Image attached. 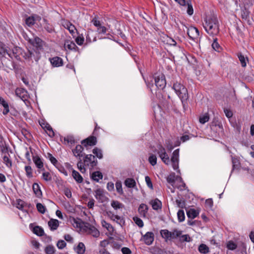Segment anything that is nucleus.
I'll list each match as a JSON object with an SVG mask.
<instances>
[{
	"mask_svg": "<svg viewBox=\"0 0 254 254\" xmlns=\"http://www.w3.org/2000/svg\"><path fill=\"white\" fill-rule=\"evenodd\" d=\"M148 209V207L147 205L142 203L139 205L138 210L140 216L144 217H145Z\"/></svg>",
	"mask_w": 254,
	"mask_h": 254,
	"instance_id": "nucleus-18",
	"label": "nucleus"
},
{
	"mask_svg": "<svg viewBox=\"0 0 254 254\" xmlns=\"http://www.w3.org/2000/svg\"><path fill=\"white\" fill-rule=\"evenodd\" d=\"M84 148L81 145H77L75 147L72 149V152L74 157L76 158L82 157L83 156Z\"/></svg>",
	"mask_w": 254,
	"mask_h": 254,
	"instance_id": "nucleus-8",
	"label": "nucleus"
},
{
	"mask_svg": "<svg viewBox=\"0 0 254 254\" xmlns=\"http://www.w3.org/2000/svg\"><path fill=\"white\" fill-rule=\"evenodd\" d=\"M149 203L151 205L152 207L154 210H158L161 208L162 203L158 199L156 198L152 200Z\"/></svg>",
	"mask_w": 254,
	"mask_h": 254,
	"instance_id": "nucleus-16",
	"label": "nucleus"
},
{
	"mask_svg": "<svg viewBox=\"0 0 254 254\" xmlns=\"http://www.w3.org/2000/svg\"><path fill=\"white\" fill-rule=\"evenodd\" d=\"M125 185L129 188H133L136 186V183L133 179L127 178L125 181Z\"/></svg>",
	"mask_w": 254,
	"mask_h": 254,
	"instance_id": "nucleus-22",
	"label": "nucleus"
},
{
	"mask_svg": "<svg viewBox=\"0 0 254 254\" xmlns=\"http://www.w3.org/2000/svg\"><path fill=\"white\" fill-rule=\"evenodd\" d=\"M97 31L99 34H104L107 31V28L101 25L97 28Z\"/></svg>",
	"mask_w": 254,
	"mask_h": 254,
	"instance_id": "nucleus-58",
	"label": "nucleus"
},
{
	"mask_svg": "<svg viewBox=\"0 0 254 254\" xmlns=\"http://www.w3.org/2000/svg\"><path fill=\"white\" fill-rule=\"evenodd\" d=\"M33 160L38 168L41 169L43 167V163L39 156H33Z\"/></svg>",
	"mask_w": 254,
	"mask_h": 254,
	"instance_id": "nucleus-21",
	"label": "nucleus"
},
{
	"mask_svg": "<svg viewBox=\"0 0 254 254\" xmlns=\"http://www.w3.org/2000/svg\"><path fill=\"white\" fill-rule=\"evenodd\" d=\"M165 152H166L165 149L161 145H159L158 146V152H157V153L159 155V156L160 155H162Z\"/></svg>",
	"mask_w": 254,
	"mask_h": 254,
	"instance_id": "nucleus-60",
	"label": "nucleus"
},
{
	"mask_svg": "<svg viewBox=\"0 0 254 254\" xmlns=\"http://www.w3.org/2000/svg\"><path fill=\"white\" fill-rule=\"evenodd\" d=\"M111 204L115 210L122 209L124 207V205L117 200L112 201Z\"/></svg>",
	"mask_w": 254,
	"mask_h": 254,
	"instance_id": "nucleus-29",
	"label": "nucleus"
},
{
	"mask_svg": "<svg viewBox=\"0 0 254 254\" xmlns=\"http://www.w3.org/2000/svg\"><path fill=\"white\" fill-rule=\"evenodd\" d=\"M203 27L210 35L214 36L218 34L219 29L217 16L214 14L206 16L203 23Z\"/></svg>",
	"mask_w": 254,
	"mask_h": 254,
	"instance_id": "nucleus-1",
	"label": "nucleus"
},
{
	"mask_svg": "<svg viewBox=\"0 0 254 254\" xmlns=\"http://www.w3.org/2000/svg\"><path fill=\"white\" fill-rule=\"evenodd\" d=\"M75 252L78 254H83L85 251V247L83 243H79L75 248Z\"/></svg>",
	"mask_w": 254,
	"mask_h": 254,
	"instance_id": "nucleus-24",
	"label": "nucleus"
},
{
	"mask_svg": "<svg viewBox=\"0 0 254 254\" xmlns=\"http://www.w3.org/2000/svg\"><path fill=\"white\" fill-rule=\"evenodd\" d=\"M134 221L139 227H142L143 226V222L142 220L137 217H134L133 218Z\"/></svg>",
	"mask_w": 254,
	"mask_h": 254,
	"instance_id": "nucleus-52",
	"label": "nucleus"
},
{
	"mask_svg": "<svg viewBox=\"0 0 254 254\" xmlns=\"http://www.w3.org/2000/svg\"><path fill=\"white\" fill-rule=\"evenodd\" d=\"M232 162L233 164V170H234L235 169H239L240 167V163L237 158L232 157Z\"/></svg>",
	"mask_w": 254,
	"mask_h": 254,
	"instance_id": "nucleus-32",
	"label": "nucleus"
},
{
	"mask_svg": "<svg viewBox=\"0 0 254 254\" xmlns=\"http://www.w3.org/2000/svg\"><path fill=\"white\" fill-rule=\"evenodd\" d=\"M176 202L178 206L180 208H183L185 206V202L181 199H177Z\"/></svg>",
	"mask_w": 254,
	"mask_h": 254,
	"instance_id": "nucleus-64",
	"label": "nucleus"
},
{
	"mask_svg": "<svg viewBox=\"0 0 254 254\" xmlns=\"http://www.w3.org/2000/svg\"><path fill=\"white\" fill-rule=\"evenodd\" d=\"M3 163L8 167L11 168L12 166V162L7 156H4L3 157Z\"/></svg>",
	"mask_w": 254,
	"mask_h": 254,
	"instance_id": "nucleus-43",
	"label": "nucleus"
},
{
	"mask_svg": "<svg viewBox=\"0 0 254 254\" xmlns=\"http://www.w3.org/2000/svg\"><path fill=\"white\" fill-rule=\"evenodd\" d=\"M95 197L97 199L103 202L105 199L103 191L100 189L97 190L95 191Z\"/></svg>",
	"mask_w": 254,
	"mask_h": 254,
	"instance_id": "nucleus-26",
	"label": "nucleus"
},
{
	"mask_svg": "<svg viewBox=\"0 0 254 254\" xmlns=\"http://www.w3.org/2000/svg\"><path fill=\"white\" fill-rule=\"evenodd\" d=\"M149 163L152 165L154 166L157 163V157L155 155H151L148 158Z\"/></svg>",
	"mask_w": 254,
	"mask_h": 254,
	"instance_id": "nucleus-49",
	"label": "nucleus"
},
{
	"mask_svg": "<svg viewBox=\"0 0 254 254\" xmlns=\"http://www.w3.org/2000/svg\"><path fill=\"white\" fill-rule=\"evenodd\" d=\"M87 232L91 234L93 237L97 238L99 236V231L94 226L90 225L89 227H87Z\"/></svg>",
	"mask_w": 254,
	"mask_h": 254,
	"instance_id": "nucleus-14",
	"label": "nucleus"
},
{
	"mask_svg": "<svg viewBox=\"0 0 254 254\" xmlns=\"http://www.w3.org/2000/svg\"><path fill=\"white\" fill-rule=\"evenodd\" d=\"M160 234L162 237L167 240H170L171 232L168 230H162L160 231Z\"/></svg>",
	"mask_w": 254,
	"mask_h": 254,
	"instance_id": "nucleus-34",
	"label": "nucleus"
},
{
	"mask_svg": "<svg viewBox=\"0 0 254 254\" xmlns=\"http://www.w3.org/2000/svg\"><path fill=\"white\" fill-rule=\"evenodd\" d=\"M143 241L146 245H151L154 241L153 233L150 232H147L143 236Z\"/></svg>",
	"mask_w": 254,
	"mask_h": 254,
	"instance_id": "nucleus-13",
	"label": "nucleus"
},
{
	"mask_svg": "<svg viewBox=\"0 0 254 254\" xmlns=\"http://www.w3.org/2000/svg\"><path fill=\"white\" fill-rule=\"evenodd\" d=\"M33 232L34 234L38 236H42L44 234V231L42 228L40 226H35L33 230Z\"/></svg>",
	"mask_w": 254,
	"mask_h": 254,
	"instance_id": "nucleus-28",
	"label": "nucleus"
},
{
	"mask_svg": "<svg viewBox=\"0 0 254 254\" xmlns=\"http://www.w3.org/2000/svg\"><path fill=\"white\" fill-rule=\"evenodd\" d=\"M209 115H208V114L206 113L202 116H201L199 117V121L201 124H204L205 123H206L207 122H208L209 121Z\"/></svg>",
	"mask_w": 254,
	"mask_h": 254,
	"instance_id": "nucleus-41",
	"label": "nucleus"
},
{
	"mask_svg": "<svg viewBox=\"0 0 254 254\" xmlns=\"http://www.w3.org/2000/svg\"><path fill=\"white\" fill-rule=\"evenodd\" d=\"M29 43L32 44L34 47H36L38 50L41 49L42 47V41L39 37L36 36L33 38L30 39L29 40Z\"/></svg>",
	"mask_w": 254,
	"mask_h": 254,
	"instance_id": "nucleus-11",
	"label": "nucleus"
},
{
	"mask_svg": "<svg viewBox=\"0 0 254 254\" xmlns=\"http://www.w3.org/2000/svg\"><path fill=\"white\" fill-rule=\"evenodd\" d=\"M198 251L202 254H207L209 252L208 247L205 244H201L198 247Z\"/></svg>",
	"mask_w": 254,
	"mask_h": 254,
	"instance_id": "nucleus-36",
	"label": "nucleus"
},
{
	"mask_svg": "<svg viewBox=\"0 0 254 254\" xmlns=\"http://www.w3.org/2000/svg\"><path fill=\"white\" fill-rule=\"evenodd\" d=\"M72 176L77 183H81L83 182L82 177L77 171L74 170L72 171Z\"/></svg>",
	"mask_w": 254,
	"mask_h": 254,
	"instance_id": "nucleus-20",
	"label": "nucleus"
},
{
	"mask_svg": "<svg viewBox=\"0 0 254 254\" xmlns=\"http://www.w3.org/2000/svg\"><path fill=\"white\" fill-rule=\"evenodd\" d=\"M30 52L31 53V60H34L35 61L37 62L40 58V53L36 51L30 50Z\"/></svg>",
	"mask_w": 254,
	"mask_h": 254,
	"instance_id": "nucleus-33",
	"label": "nucleus"
},
{
	"mask_svg": "<svg viewBox=\"0 0 254 254\" xmlns=\"http://www.w3.org/2000/svg\"><path fill=\"white\" fill-rule=\"evenodd\" d=\"M68 31L73 37L75 36V34L77 32V30L74 25L71 24L70 27H69Z\"/></svg>",
	"mask_w": 254,
	"mask_h": 254,
	"instance_id": "nucleus-53",
	"label": "nucleus"
},
{
	"mask_svg": "<svg viewBox=\"0 0 254 254\" xmlns=\"http://www.w3.org/2000/svg\"><path fill=\"white\" fill-rule=\"evenodd\" d=\"M55 251V248L52 245H48L45 248V252L46 254H54Z\"/></svg>",
	"mask_w": 254,
	"mask_h": 254,
	"instance_id": "nucleus-35",
	"label": "nucleus"
},
{
	"mask_svg": "<svg viewBox=\"0 0 254 254\" xmlns=\"http://www.w3.org/2000/svg\"><path fill=\"white\" fill-rule=\"evenodd\" d=\"M145 182L146 183V184H147V186L149 188H150L151 189H153V185H152L151 179L149 178V177L146 176L145 178Z\"/></svg>",
	"mask_w": 254,
	"mask_h": 254,
	"instance_id": "nucleus-59",
	"label": "nucleus"
},
{
	"mask_svg": "<svg viewBox=\"0 0 254 254\" xmlns=\"http://www.w3.org/2000/svg\"><path fill=\"white\" fill-rule=\"evenodd\" d=\"M50 63L54 67H59L63 65V59L59 57H55L49 59Z\"/></svg>",
	"mask_w": 254,
	"mask_h": 254,
	"instance_id": "nucleus-12",
	"label": "nucleus"
},
{
	"mask_svg": "<svg viewBox=\"0 0 254 254\" xmlns=\"http://www.w3.org/2000/svg\"><path fill=\"white\" fill-rule=\"evenodd\" d=\"M185 27L187 29V34L190 39L194 40L198 38L199 34V31L196 28L193 26L190 27H187V26Z\"/></svg>",
	"mask_w": 254,
	"mask_h": 254,
	"instance_id": "nucleus-6",
	"label": "nucleus"
},
{
	"mask_svg": "<svg viewBox=\"0 0 254 254\" xmlns=\"http://www.w3.org/2000/svg\"><path fill=\"white\" fill-rule=\"evenodd\" d=\"M224 111L226 116L228 118H230L232 117L233 113H232V111H230V110L225 109Z\"/></svg>",
	"mask_w": 254,
	"mask_h": 254,
	"instance_id": "nucleus-63",
	"label": "nucleus"
},
{
	"mask_svg": "<svg viewBox=\"0 0 254 254\" xmlns=\"http://www.w3.org/2000/svg\"><path fill=\"white\" fill-rule=\"evenodd\" d=\"M181 234L180 231L175 230L172 232H171L170 239H175L179 237Z\"/></svg>",
	"mask_w": 254,
	"mask_h": 254,
	"instance_id": "nucleus-54",
	"label": "nucleus"
},
{
	"mask_svg": "<svg viewBox=\"0 0 254 254\" xmlns=\"http://www.w3.org/2000/svg\"><path fill=\"white\" fill-rule=\"evenodd\" d=\"M38 211L42 214H44L46 211L45 207L41 203H38L36 204Z\"/></svg>",
	"mask_w": 254,
	"mask_h": 254,
	"instance_id": "nucleus-47",
	"label": "nucleus"
},
{
	"mask_svg": "<svg viewBox=\"0 0 254 254\" xmlns=\"http://www.w3.org/2000/svg\"><path fill=\"white\" fill-rule=\"evenodd\" d=\"M0 104L4 108L2 114L4 115H7L9 112V105L6 101L1 97H0Z\"/></svg>",
	"mask_w": 254,
	"mask_h": 254,
	"instance_id": "nucleus-15",
	"label": "nucleus"
},
{
	"mask_svg": "<svg viewBox=\"0 0 254 254\" xmlns=\"http://www.w3.org/2000/svg\"><path fill=\"white\" fill-rule=\"evenodd\" d=\"M101 223L102 226L106 228L108 231L113 232L114 231L113 227L110 224L107 222L105 220H102Z\"/></svg>",
	"mask_w": 254,
	"mask_h": 254,
	"instance_id": "nucleus-38",
	"label": "nucleus"
},
{
	"mask_svg": "<svg viewBox=\"0 0 254 254\" xmlns=\"http://www.w3.org/2000/svg\"><path fill=\"white\" fill-rule=\"evenodd\" d=\"M92 152L99 159L103 158L102 151L100 149L95 147L93 149Z\"/></svg>",
	"mask_w": 254,
	"mask_h": 254,
	"instance_id": "nucleus-39",
	"label": "nucleus"
},
{
	"mask_svg": "<svg viewBox=\"0 0 254 254\" xmlns=\"http://www.w3.org/2000/svg\"><path fill=\"white\" fill-rule=\"evenodd\" d=\"M64 139L67 143H70L71 145L74 144L75 142L74 138L72 136H67Z\"/></svg>",
	"mask_w": 254,
	"mask_h": 254,
	"instance_id": "nucleus-51",
	"label": "nucleus"
},
{
	"mask_svg": "<svg viewBox=\"0 0 254 254\" xmlns=\"http://www.w3.org/2000/svg\"><path fill=\"white\" fill-rule=\"evenodd\" d=\"M227 247L229 250H234L236 248L237 245L233 242L229 241Z\"/></svg>",
	"mask_w": 254,
	"mask_h": 254,
	"instance_id": "nucleus-57",
	"label": "nucleus"
},
{
	"mask_svg": "<svg viewBox=\"0 0 254 254\" xmlns=\"http://www.w3.org/2000/svg\"><path fill=\"white\" fill-rule=\"evenodd\" d=\"M48 226L51 230H56L59 226V221L57 219H51L48 222Z\"/></svg>",
	"mask_w": 254,
	"mask_h": 254,
	"instance_id": "nucleus-17",
	"label": "nucleus"
},
{
	"mask_svg": "<svg viewBox=\"0 0 254 254\" xmlns=\"http://www.w3.org/2000/svg\"><path fill=\"white\" fill-rule=\"evenodd\" d=\"M91 178L94 181L98 182L100 180L102 179L103 175L100 172L95 171L92 174Z\"/></svg>",
	"mask_w": 254,
	"mask_h": 254,
	"instance_id": "nucleus-25",
	"label": "nucleus"
},
{
	"mask_svg": "<svg viewBox=\"0 0 254 254\" xmlns=\"http://www.w3.org/2000/svg\"><path fill=\"white\" fill-rule=\"evenodd\" d=\"M42 178L46 181H50L52 180L51 175L48 172L43 173Z\"/></svg>",
	"mask_w": 254,
	"mask_h": 254,
	"instance_id": "nucleus-50",
	"label": "nucleus"
},
{
	"mask_svg": "<svg viewBox=\"0 0 254 254\" xmlns=\"http://www.w3.org/2000/svg\"><path fill=\"white\" fill-rule=\"evenodd\" d=\"M121 251L123 254H131V250L127 247L123 248Z\"/></svg>",
	"mask_w": 254,
	"mask_h": 254,
	"instance_id": "nucleus-62",
	"label": "nucleus"
},
{
	"mask_svg": "<svg viewBox=\"0 0 254 254\" xmlns=\"http://www.w3.org/2000/svg\"><path fill=\"white\" fill-rule=\"evenodd\" d=\"M177 215L180 222H182L185 220V213L183 210H179L177 213Z\"/></svg>",
	"mask_w": 254,
	"mask_h": 254,
	"instance_id": "nucleus-44",
	"label": "nucleus"
},
{
	"mask_svg": "<svg viewBox=\"0 0 254 254\" xmlns=\"http://www.w3.org/2000/svg\"><path fill=\"white\" fill-rule=\"evenodd\" d=\"M107 216L113 221H116L121 226L125 223V221L121 216L114 214L112 211L107 212Z\"/></svg>",
	"mask_w": 254,
	"mask_h": 254,
	"instance_id": "nucleus-7",
	"label": "nucleus"
},
{
	"mask_svg": "<svg viewBox=\"0 0 254 254\" xmlns=\"http://www.w3.org/2000/svg\"><path fill=\"white\" fill-rule=\"evenodd\" d=\"M155 82L157 87L160 89H163L166 85V82L165 76L161 74L154 77Z\"/></svg>",
	"mask_w": 254,
	"mask_h": 254,
	"instance_id": "nucleus-5",
	"label": "nucleus"
},
{
	"mask_svg": "<svg viewBox=\"0 0 254 254\" xmlns=\"http://www.w3.org/2000/svg\"><path fill=\"white\" fill-rule=\"evenodd\" d=\"M162 161L166 165H168L171 163L172 166L175 170L179 169V149H177L174 151L172 156L170 160L168 155L166 152L161 155L159 156Z\"/></svg>",
	"mask_w": 254,
	"mask_h": 254,
	"instance_id": "nucleus-3",
	"label": "nucleus"
},
{
	"mask_svg": "<svg viewBox=\"0 0 254 254\" xmlns=\"http://www.w3.org/2000/svg\"><path fill=\"white\" fill-rule=\"evenodd\" d=\"M15 94L23 101H25L27 99V92L24 89L17 88L15 90Z\"/></svg>",
	"mask_w": 254,
	"mask_h": 254,
	"instance_id": "nucleus-9",
	"label": "nucleus"
},
{
	"mask_svg": "<svg viewBox=\"0 0 254 254\" xmlns=\"http://www.w3.org/2000/svg\"><path fill=\"white\" fill-rule=\"evenodd\" d=\"M177 178L175 173H172L170 174L167 177V181L168 183L170 184L172 186L175 185V179Z\"/></svg>",
	"mask_w": 254,
	"mask_h": 254,
	"instance_id": "nucleus-30",
	"label": "nucleus"
},
{
	"mask_svg": "<svg viewBox=\"0 0 254 254\" xmlns=\"http://www.w3.org/2000/svg\"><path fill=\"white\" fill-rule=\"evenodd\" d=\"M64 47L65 49H68L70 50H74L75 48H77V46L74 42L68 40L65 41Z\"/></svg>",
	"mask_w": 254,
	"mask_h": 254,
	"instance_id": "nucleus-27",
	"label": "nucleus"
},
{
	"mask_svg": "<svg viewBox=\"0 0 254 254\" xmlns=\"http://www.w3.org/2000/svg\"><path fill=\"white\" fill-rule=\"evenodd\" d=\"M43 21L44 23L43 24L44 28L49 33H51L53 31V26L50 25L49 23L47 22V21L46 19H44Z\"/></svg>",
	"mask_w": 254,
	"mask_h": 254,
	"instance_id": "nucleus-37",
	"label": "nucleus"
},
{
	"mask_svg": "<svg viewBox=\"0 0 254 254\" xmlns=\"http://www.w3.org/2000/svg\"><path fill=\"white\" fill-rule=\"evenodd\" d=\"M57 246L59 249H63L66 246V243L64 240H60L58 242Z\"/></svg>",
	"mask_w": 254,
	"mask_h": 254,
	"instance_id": "nucleus-56",
	"label": "nucleus"
},
{
	"mask_svg": "<svg viewBox=\"0 0 254 254\" xmlns=\"http://www.w3.org/2000/svg\"><path fill=\"white\" fill-rule=\"evenodd\" d=\"M84 41V38L83 36H77L75 38V42L78 45H82Z\"/></svg>",
	"mask_w": 254,
	"mask_h": 254,
	"instance_id": "nucleus-55",
	"label": "nucleus"
},
{
	"mask_svg": "<svg viewBox=\"0 0 254 254\" xmlns=\"http://www.w3.org/2000/svg\"><path fill=\"white\" fill-rule=\"evenodd\" d=\"M25 170L26 171V176L28 178H31L33 176L32 170L30 166H26L25 167Z\"/></svg>",
	"mask_w": 254,
	"mask_h": 254,
	"instance_id": "nucleus-48",
	"label": "nucleus"
},
{
	"mask_svg": "<svg viewBox=\"0 0 254 254\" xmlns=\"http://www.w3.org/2000/svg\"><path fill=\"white\" fill-rule=\"evenodd\" d=\"M33 190L34 193L37 197H40L42 196V191H41L40 187L38 184H37V183L33 184Z\"/></svg>",
	"mask_w": 254,
	"mask_h": 254,
	"instance_id": "nucleus-23",
	"label": "nucleus"
},
{
	"mask_svg": "<svg viewBox=\"0 0 254 254\" xmlns=\"http://www.w3.org/2000/svg\"><path fill=\"white\" fill-rule=\"evenodd\" d=\"M173 89L181 99L184 109L187 106V100L189 95L187 89L181 83L176 82L174 83Z\"/></svg>",
	"mask_w": 254,
	"mask_h": 254,
	"instance_id": "nucleus-2",
	"label": "nucleus"
},
{
	"mask_svg": "<svg viewBox=\"0 0 254 254\" xmlns=\"http://www.w3.org/2000/svg\"><path fill=\"white\" fill-rule=\"evenodd\" d=\"M238 57L241 62V64L243 67H245L247 65V61H248L247 58L245 57L241 53L238 54Z\"/></svg>",
	"mask_w": 254,
	"mask_h": 254,
	"instance_id": "nucleus-31",
	"label": "nucleus"
},
{
	"mask_svg": "<svg viewBox=\"0 0 254 254\" xmlns=\"http://www.w3.org/2000/svg\"><path fill=\"white\" fill-rule=\"evenodd\" d=\"M115 185L117 192L120 194H123V190L122 189V185L121 182L120 181H117Z\"/></svg>",
	"mask_w": 254,
	"mask_h": 254,
	"instance_id": "nucleus-45",
	"label": "nucleus"
},
{
	"mask_svg": "<svg viewBox=\"0 0 254 254\" xmlns=\"http://www.w3.org/2000/svg\"><path fill=\"white\" fill-rule=\"evenodd\" d=\"M84 165L93 168L97 165V160L92 154L86 155L83 159Z\"/></svg>",
	"mask_w": 254,
	"mask_h": 254,
	"instance_id": "nucleus-4",
	"label": "nucleus"
},
{
	"mask_svg": "<svg viewBox=\"0 0 254 254\" xmlns=\"http://www.w3.org/2000/svg\"><path fill=\"white\" fill-rule=\"evenodd\" d=\"M185 6H187V13L189 15H192L193 13V7H192L191 4L190 2H189L188 1H187L186 2V5Z\"/></svg>",
	"mask_w": 254,
	"mask_h": 254,
	"instance_id": "nucleus-42",
	"label": "nucleus"
},
{
	"mask_svg": "<svg viewBox=\"0 0 254 254\" xmlns=\"http://www.w3.org/2000/svg\"><path fill=\"white\" fill-rule=\"evenodd\" d=\"M212 48L216 51L220 52L221 51V47L220 46L219 44L217 42V40L216 38L214 39L213 42L212 43Z\"/></svg>",
	"mask_w": 254,
	"mask_h": 254,
	"instance_id": "nucleus-40",
	"label": "nucleus"
},
{
	"mask_svg": "<svg viewBox=\"0 0 254 254\" xmlns=\"http://www.w3.org/2000/svg\"><path fill=\"white\" fill-rule=\"evenodd\" d=\"M96 137L93 136H90L81 141V144L86 147L87 146H94L96 144Z\"/></svg>",
	"mask_w": 254,
	"mask_h": 254,
	"instance_id": "nucleus-10",
	"label": "nucleus"
},
{
	"mask_svg": "<svg viewBox=\"0 0 254 254\" xmlns=\"http://www.w3.org/2000/svg\"><path fill=\"white\" fill-rule=\"evenodd\" d=\"M33 16H29L25 19V23L28 26H32L34 24V20Z\"/></svg>",
	"mask_w": 254,
	"mask_h": 254,
	"instance_id": "nucleus-46",
	"label": "nucleus"
},
{
	"mask_svg": "<svg viewBox=\"0 0 254 254\" xmlns=\"http://www.w3.org/2000/svg\"><path fill=\"white\" fill-rule=\"evenodd\" d=\"M23 58L26 60H31V53L30 52V50H28L26 53H24Z\"/></svg>",
	"mask_w": 254,
	"mask_h": 254,
	"instance_id": "nucleus-61",
	"label": "nucleus"
},
{
	"mask_svg": "<svg viewBox=\"0 0 254 254\" xmlns=\"http://www.w3.org/2000/svg\"><path fill=\"white\" fill-rule=\"evenodd\" d=\"M198 214V211L193 208H190L187 211V215L189 218L194 219Z\"/></svg>",
	"mask_w": 254,
	"mask_h": 254,
	"instance_id": "nucleus-19",
	"label": "nucleus"
}]
</instances>
